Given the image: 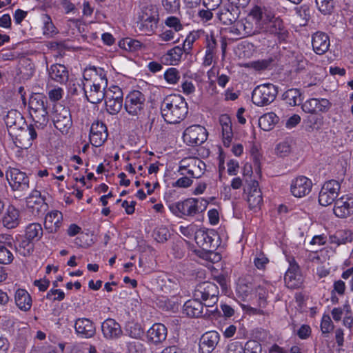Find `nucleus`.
Wrapping results in <instances>:
<instances>
[{"instance_id": "864d4df0", "label": "nucleus", "mask_w": 353, "mask_h": 353, "mask_svg": "<svg viewBox=\"0 0 353 353\" xmlns=\"http://www.w3.org/2000/svg\"><path fill=\"white\" fill-rule=\"evenodd\" d=\"M158 21L154 19L148 21H140L139 29L146 34H152L157 27Z\"/></svg>"}, {"instance_id": "ea45409f", "label": "nucleus", "mask_w": 353, "mask_h": 353, "mask_svg": "<svg viewBox=\"0 0 353 353\" xmlns=\"http://www.w3.org/2000/svg\"><path fill=\"white\" fill-rule=\"evenodd\" d=\"M125 332L129 337L135 339H141L145 334L143 327L137 322H128L125 325Z\"/></svg>"}, {"instance_id": "9d476101", "label": "nucleus", "mask_w": 353, "mask_h": 353, "mask_svg": "<svg viewBox=\"0 0 353 353\" xmlns=\"http://www.w3.org/2000/svg\"><path fill=\"white\" fill-rule=\"evenodd\" d=\"M205 169V163L202 160L196 157H188L180 161L178 172L181 175H188L194 179L200 177Z\"/></svg>"}, {"instance_id": "0eeeda50", "label": "nucleus", "mask_w": 353, "mask_h": 353, "mask_svg": "<svg viewBox=\"0 0 353 353\" xmlns=\"http://www.w3.org/2000/svg\"><path fill=\"white\" fill-rule=\"evenodd\" d=\"M68 138L64 134H41L40 146L50 154H59L68 147Z\"/></svg>"}, {"instance_id": "13d9d810", "label": "nucleus", "mask_w": 353, "mask_h": 353, "mask_svg": "<svg viewBox=\"0 0 353 353\" xmlns=\"http://www.w3.org/2000/svg\"><path fill=\"white\" fill-rule=\"evenodd\" d=\"M230 32L241 37H246V31L243 27V19L234 20L231 27L230 28Z\"/></svg>"}, {"instance_id": "f704fd0d", "label": "nucleus", "mask_w": 353, "mask_h": 353, "mask_svg": "<svg viewBox=\"0 0 353 353\" xmlns=\"http://www.w3.org/2000/svg\"><path fill=\"white\" fill-rule=\"evenodd\" d=\"M184 48L175 46L169 50L162 57L161 61L164 64L175 65H177L183 54Z\"/></svg>"}, {"instance_id": "052dcab7", "label": "nucleus", "mask_w": 353, "mask_h": 353, "mask_svg": "<svg viewBox=\"0 0 353 353\" xmlns=\"http://www.w3.org/2000/svg\"><path fill=\"white\" fill-rule=\"evenodd\" d=\"M276 155L280 157H287L291 151V145L288 141L278 143L275 148Z\"/></svg>"}, {"instance_id": "a18cd8bd", "label": "nucleus", "mask_w": 353, "mask_h": 353, "mask_svg": "<svg viewBox=\"0 0 353 353\" xmlns=\"http://www.w3.org/2000/svg\"><path fill=\"white\" fill-rule=\"evenodd\" d=\"M159 14L157 9L155 6H148L143 8L140 14H139V19L140 21H148L154 19V21L159 20Z\"/></svg>"}, {"instance_id": "f257e3e1", "label": "nucleus", "mask_w": 353, "mask_h": 353, "mask_svg": "<svg viewBox=\"0 0 353 353\" xmlns=\"http://www.w3.org/2000/svg\"><path fill=\"white\" fill-rule=\"evenodd\" d=\"M163 199L173 215L185 220H190L204 212L209 203L203 198L194 197L174 202L171 192H165Z\"/></svg>"}, {"instance_id": "20e7f679", "label": "nucleus", "mask_w": 353, "mask_h": 353, "mask_svg": "<svg viewBox=\"0 0 353 353\" xmlns=\"http://www.w3.org/2000/svg\"><path fill=\"white\" fill-rule=\"evenodd\" d=\"M48 196L45 190H32L26 198V210L28 214L34 218L43 216L49 208Z\"/></svg>"}, {"instance_id": "774afa93", "label": "nucleus", "mask_w": 353, "mask_h": 353, "mask_svg": "<svg viewBox=\"0 0 353 353\" xmlns=\"http://www.w3.org/2000/svg\"><path fill=\"white\" fill-rule=\"evenodd\" d=\"M219 123L222 128V132H232V121L228 114L220 116Z\"/></svg>"}, {"instance_id": "0e129e2a", "label": "nucleus", "mask_w": 353, "mask_h": 353, "mask_svg": "<svg viewBox=\"0 0 353 353\" xmlns=\"http://www.w3.org/2000/svg\"><path fill=\"white\" fill-rule=\"evenodd\" d=\"M243 343L238 341H230L226 348L227 353H244Z\"/></svg>"}, {"instance_id": "c9c22d12", "label": "nucleus", "mask_w": 353, "mask_h": 353, "mask_svg": "<svg viewBox=\"0 0 353 353\" xmlns=\"http://www.w3.org/2000/svg\"><path fill=\"white\" fill-rule=\"evenodd\" d=\"M10 135L12 136L17 148L28 149L32 146L33 141L37 138L38 134H16L15 136L10 134Z\"/></svg>"}, {"instance_id": "bb28decb", "label": "nucleus", "mask_w": 353, "mask_h": 353, "mask_svg": "<svg viewBox=\"0 0 353 353\" xmlns=\"http://www.w3.org/2000/svg\"><path fill=\"white\" fill-rule=\"evenodd\" d=\"M20 211L13 205H9L2 217V225L7 229H14L21 223Z\"/></svg>"}, {"instance_id": "423d86ee", "label": "nucleus", "mask_w": 353, "mask_h": 353, "mask_svg": "<svg viewBox=\"0 0 353 353\" xmlns=\"http://www.w3.org/2000/svg\"><path fill=\"white\" fill-rule=\"evenodd\" d=\"M219 287L213 282L204 281L196 285L193 296L199 299L205 307H213L219 301Z\"/></svg>"}, {"instance_id": "a878e982", "label": "nucleus", "mask_w": 353, "mask_h": 353, "mask_svg": "<svg viewBox=\"0 0 353 353\" xmlns=\"http://www.w3.org/2000/svg\"><path fill=\"white\" fill-rule=\"evenodd\" d=\"M167 335V327L161 323H154L146 332L148 341L154 345L163 342L166 339Z\"/></svg>"}, {"instance_id": "9b49d317", "label": "nucleus", "mask_w": 353, "mask_h": 353, "mask_svg": "<svg viewBox=\"0 0 353 353\" xmlns=\"http://www.w3.org/2000/svg\"><path fill=\"white\" fill-rule=\"evenodd\" d=\"M341 190L339 181L330 179L322 185L319 194V203L322 206H328L335 202Z\"/></svg>"}, {"instance_id": "8fccbe9b", "label": "nucleus", "mask_w": 353, "mask_h": 353, "mask_svg": "<svg viewBox=\"0 0 353 353\" xmlns=\"http://www.w3.org/2000/svg\"><path fill=\"white\" fill-rule=\"evenodd\" d=\"M204 34L203 31L198 30L191 32L186 37L183 42V48L185 52H189L192 48L193 43L201 37V34Z\"/></svg>"}, {"instance_id": "7c9ffc66", "label": "nucleus", "mask_w": 353, "mask_h": 353, "mask_svg": "<svg viewBox=\"0 0 353 353\" xmlns=\"http://www.w3.org/2000/svg\"><path fill=\"white\" fill-rule=\"evenodd\" d=\"M312 44L313 50L316 54H323L330 48L329 37L323 32H317L312 36Z\"/></svg>"}, {"instance_id": "b1692460", "label": "nucleus", "mask_w": 353, "mask_h": 353, "mask_svg": "<svg viewBox=\"0 0 353 353\" xmlns=\"http://www.w3.org/2000/svg\"><path fill=\"white\" fill-rule=\"evenodd\" d=\"M247 17L254 23L257 28H261L273 18V13L259 6H254Z\"/></svg>"}, {"instance_id": "3c124183", "label": "nucleus", "mask_w": 353, "mask_h": 353, "mask_svg": "<svg viewBox=\"0 0 353 353\" xmlns=\"http://www.w3.org/2000/svg\"><path fill=\"white\" fill-rule=\"evenodd\" d=\"M219 21L225 25H232L235 20L234 16L227 8H221L217 13Z\"/></svg>"}, {"instance_id": "09e8293b", "label": "nucleus", "mask_w": 353, "mask_h": 353, "mask_svg": "<svg viewBox=\"0 0 353 353\" xmlns=\"http://www.w3.org/2000/svg\"><path fill=\"white\" fill-rule=\"evenodd\" d=\"M140 128H138V130L144 131V132H151V131H159L158 123L159 120H155L154 119H145L144 120H140Z\"/></svg>"}, {"instance_id": "e2e57ef3", "label": "nucleus", "mask_w": 353, "mask_h": 353, "mask_svg": "<svg viewBox=\"0 0 353 353\" xmlns=\"http://www.w3.org/2000/svg\"><path fill=\"white\" fill-rule=\"evenodd\" d=\"M270 24V31L273 34H279L283 28V21L281 19L274 17L268 22Z\"/></svg>"}, {"instance_id": "338daca9", "label": "nucleus", "mask_w": 353, "mask_h": 353, "mask_svg": "<svg viewBox=\"0 0 353 353\" xmlns=\"http://www.w3.org/2000/svg\"><path fill=\"white\" fill-rule=\"evenodd\" d=\"M165 24L174 29V32H177L183 29V25L180 20L176 17H168L165 20Z\"/></svg>"}, {"instance_id": "4d7b16f0", "label": "nucleus", "mask_w": 353, "mask_h": 353, "mask_svg": "<svg viewBox=\"0 0 353 353\" xmlns=\"http://www.w3.org/2000/svg\"><path fill=\"white\" fill-rule=\"evenodd\" d=\"M316 4L319 10L323 14L331 13L334 8L332 0H316Z\"/></svg>"}, {"instance_id": "79ce46f5", "label": "nucleus", "mask_w": 353, "mask_h": 353, "mask_svg": "<svg viewBox=\"0 0 353 353\" xmlns=\"http://www.w3.org/2000/svg\"><path fill=\"white\" fill-rule=\"evenodd\" d=\"M41 20L43 23L42 30L44 36L47 37H52L57 34V29L54 26L49 15H43Z\"/></svg>"}, {"instance_id": "1a4fd4ad", "label": "nucleus", "mask_w": 353, "mask_h": 353, "mask_svg": "<svg viewBox=\"0 0 353 353\" xmlns=\"http://www.w3.org/2000/svg\"><path fill=\"white\" fill-rule=\"evenodd\" d=\"M288 268L284 275V282L288 288L297 289L301 287L304 278L300 265L294 256H288Z\"/></svg>"}, {"instance_id": "7ed1b4c3", "label": "nucleus", "mask_w": 353, "mask_h": 353, "mask_svg": "<svg viewBox=\"0 0 353 353\" xmlns=\"http://www.w3.org/2000/svg\"><path fill=\"white\" fill-rule=\"evenodd\" d=\"M188 104L180 94L165 97L161 104V113L167 123H176L183 120L188 114Z\"/></svg>"}, {"instance_id": "c03bdc74", "label": "nucleus", "mask_w": 353, "mask_h": 353, "mask_svg": "<svg viewBox=\"0 0 353 353\" xmlns=\"http://www.w3.org/2000/svg\"><path fill=\"white\" fill-rule=\"evenodd\" d=\"M119 46L129 52H137L141 49L142 43L138 40L125 38L120 41Z\"/></svg>"}, {"instance_id": "393cba45", "label": "nucleus", "mask_w": 353, "mask_h": 353, "mask_svg": "<svg viewBox=\"0 0 353 353\" xmlns=\"http://www.w3.org/2000/svg\"><path fill=\"white\" fill-rule=\"evenodd\" d=\"M63 214L57 210H51L46 214L44 227L49 233H57L63 225Z\"/></svg>"}, {"instance_id": "58836bf2", "label": "nucleus", "mask_w": 353, "mask_h": 353, "mask_svg": "<svg viewBox=\"0 0 353 353\" xmlns=\"http://www.w3.org/2000/svg\"><path fill=\"white\" fill-rule=\"evenodd\" d=\"M279 117L274 112H268L261 116L259 119V125L263 131L272 130L279 122Z\"/></svg>"}, {"instance_id": "de8ad7c7", "label": "nucleus", "mask_w": 353, "mask_h": 353, "mask_svg": "<svg viewBox=\"0 0 353 353\" xmlns=\"http://www.w3.org/2000/svg\"><path fill=\"white\" fill-rule=\"evenodd\" d=\"M334 324L329 314H324L321 318L320 328L324 337H327L334 330Z\"/></svg>"}, {"instance_id": "4be33fe9", "label": "nucleus", "mask_w": 353, "mask_h": 353, "mask_svg": "<svg viewBox=\"0 0 353 353\" xmlns=\"http://www.w3.org/2000/svg\"><path fill=\"white\" fill-rule=\"evenodd\" d=\"M103 336L107 340L119 339L123 334L121 325L114 319L108 318L101 323Z\"/></svg>"}, {"instance_id": "69168bd1", "label": "nucleus", "mask_w": 353, "mask_h": 353, "mask_svg": "<svg viewBox=\"0 0 353 353\" xmlns=\"http://www.w3.org/2000/svg\"><path fill=\"white\" fill-rule=\"evenodd\" d=\"M128 351L129 353H145L146 348L144 345L139 341H131L127 343Z\"/></svg>"}, {"instance_id": "6e6d98bb", "label": "nucleus", "mask_w": 353, "mask_h": 353, "mask_svg": "<svg viewBox=\"0 0 353 353\" xmlns=\"http://www.w3.org/2000/svg\"><path fill=\"white\" fill-rule=\"evenodd\" d=\"M296 12L298 17H299L303 21V23H301V25H305L307 21L310 19L311 17V11L310 6L303 4L296 8Z\"/></svg>"}, {"instance_id": "603ef678", "label": "nucleus", "mask_w": 353, "mask_h": 353, "mask_svg": "<svg viewBox=\"0 0 353 353\" xmlns=\"http://www.w3.org/2000/svg\"><path fill=\"white\" fill-rule=\"evenodd\" d=\"M179 230L184 236L191 239L196 236L199 228L196 225L191 223L186 226H179Z\"/></svg>"}, {"instance_id": "4c0bfd02", "label": "nucleus", "mask_w": 353, "mask_h": 353, "mask_svg": "<svg viewBox=\"0 0 353 353\" xmlns=\"http://www.w3.org/2000/svg\"><path fill=\"white\" fill-rule=\"evenodd\" d=\"M15 245L16 252L23 256H28L32 254L34 249V242L21 236Z\"/></svg>"}, {"instance_id": "6e6552de", "label": "nucleus", "mask_w": 353, "mask_h": 353, "mask_svg": "<svg viewBox=\"0 0 353 353\" xmlns=\"http://www.w3.org/2000/svg\"><path fill=\"white\" fill-rule=\"evenodd\" d=\"M276 94V88L273 84L264 83L254 89L252 101L257 106H265L274 101Z\"/></svg>"}, {"instance_id": "412c9836", "label": "nucleus", "mask_w": 353, "mask_h": 353, "mask_svg": "<svg viewBox=\"0 0 353 353\" xmlns=\"http://www.w3.org/2000/svg\"><path fill=\"white\" fill-rule=\"evenodd\" d=\"M74 328L77 335L82 339H90L96 334L94 322L85 317L78 318L74 321Z\"/></svg>"}, {"instance_id": "6ab92c4d", "label": "nucleus", "mask_w": 353, "mask_h": 353, "mask_svg": "<svg viewBox=\"0 0 353 353\" xmlns=\"http://www.w3.org/2000/svg\"><path fill=\"white\" fill-rule=\"evenodd\" d=\"M312 185V180L308 177L298 176L291 181L290 192L294 196L301 198L311 192Z\"/></svg>"}, {"instance_id": "72a5a7b5", "label": "nucleus", "mask_w": 353, "mask_h": 353, "mask_svg": "<svg viewBox=\"0 0 353 353\" xmlns=\"http://www.w3.org/2000/svg\"><path fill=\"white\" fill-rule=\"evenodd\" d=\"M49 77L51 79L63 83L68 79V71L65 65L61 64H54L48 70Z\"/></svg>"}, {"instance_id": "e433bc0d", "label": "nucleus", "mask_w": 353, "mask_h": 353, "mask_svg": "<svg viewBox=\"0 0 353 353\" xmlns=\"http://www.w3.org/2000/svg\"><path fill=\"white\" fill-rule=\"evenodd\" d=\"M43 235V230L41 223H31L25 228L24 236L34 242L39 241Z\"/></svg>"}, {"instance_id": "dca6fc26", "label": "nucleus", "mask_w": 353, "mask_h": 353, "mask_svg": "<svg viewBox=\"0 0 353 353\" xmlns=\"http://www.w3.org/2000/svg\"><path fill=\"white\" fill-rule=\"evenodd\" d=\"M54 109L53 118L54 127L60 132H67L72 124L69 109L61 105H56Z\"/></svg>"}, {"instance_id": "ddd939ff", "label": "nucleus", "mask_w": 353, "mask_h": 353, "mask_svg": "<svg viewBox=\"0 0 353 353\" xmlns=\"http://www.w3.org/2000/svg\"><path fill=\"white\" fill-rule=\"evenodd\" d=\"M244 193L247 194L246 200L249 208L254 211L259 210L263 201L258 181L250 180L248 185H245Z\"/></svg>"}, {"instance_id": "473e14b6", "label": "nucleus", "mask_w": 353, "mask_h": 353, "mask_svg": "<svg viewBox=\"0 0 353 353\" xmlns=\"http://www.w3.org/2000/svg\"><path fill=\"white\" fill-rule=\"evenodd\" d=\"M109 122L108 125L103 121H94L90 126V132H108V130L116 131L118 130L119 121L117 117H112Z\"/></svg>"}, {"instance_id": "4468645a", "label": "nucleus", "mask_w": 353, "mask_h": 353, "mask_svg": "<svg viewBox=\"0 0 353 353\" xmlns=\"http://www.w3.org/2000/svg\"><path fill=\"white\" fill-rule=\"evenodd\" d=\"M6 178L14 191H25L29 188L28 176L18 168H10L6 172Z\"/></svg>"}, {"instance_id": "37998d69", "label": "nucleus", "mask_w": 353, "mask_h": 353, "mask_svg": "<svg viewBox=\"0 0 353 353\" xmlns=\"http://www.w3.org/2000/svg\"><path fill=\"white\" fill-rule=\"evenodd\" d=\"M283 99L292 106L297 105L302 101L301 94L298 89H289L283 95Z\"/></svg>"}, {"instance_id": "2f4dec72", "label": "nucleus", "mask_w": 353, "mask_h": 353, "mask_svg": "<svg viewBox=\"0 0 353 353\" xmlns=\"http://www.w3.org/2000/svg\"><path fill=\"white\" fill-rule=\"evenodd\" d=\"M353 241V231L351 230H339L332 235L329 236L330 244L339 246Z\"/></svg>"}, {"instance_id": "39448f33", "label": "nucleus", "mask_w": 353, "mask_h": 353, "mask_svg": "<svg viewBox=\"0 0 353 353\" xmlns=\"http://www.w3.org/2000/svg\"><path fill=\"white\" fill-rule=\"evenodd\" d=\"M46 103V97L41 94H33L29 99L30 114L38 130L40 125L46 124L48 120Z\"/></svg>"}, {"instance_id": "a19ab883", "label": "nucleus", "mask_w": 353, "mask_h": 353, "mask_svg": "<svg viewBox=\"0 0 353 353\" xmlns=\"http://www.w3.org/2000/svg\"><path fill=\"white\" fill-rule=\"evenodd\" d=\"M209 134H182V139L188 145L194 147L201 145L208 137Z\"/></svg>"}, {"instance_id": "f03ea898", "label": "nucleus", "mask_w": 353, "mask_h": 353, "mask_svg": "<svg viewBox=\"0 0 353 353\" xmlns=\"http://www.w3.org/2000/svg\"><path fill=\"white\" fill-rule=\"evenodd\" d=\"M83 90L87 100L92 103H100L106 95L105 87L108 85L106 73L101 68L85 69L83 74Z\"/></svg>"}, {"instance_id": "5fc2aeb1", "label": "nucleus", "mask_w": 353, "mask_h": 353, "mask_svg": "<svg viewBox=\"0 0 353 353\" xmlns=\"http://www.w3.org/2000/svg\"><path fill=\"white\" fill-rule=\"evenodd\" d=\"M164 78L167 83L176 84L180 79L179 72L175 68H170L165 72Z\"/></svg>"}, {"instance_id": "680f3d73", "label": "nucleus", "mask_w": 353, "mask_h": 353, "mask_svg": "<svg viewBox=\"0 0 353 353\" xmlns=\"http://www.w3.org/2000/svg\"><path fill=\"white\" fill-rule=\"evenodd\" d=\"M243 348L244 353H261L262 350L261 344L254 340L247 341L243 344Z\"/></svg>"}, {"instance_id": "cd10ccee", "label": "nucleus", "mask_w": 353, "mask_h": 353, "mask_svg": "<svg viewBox=\"0 0 353 353\" xmlns=\"http://www.w3.org/2000/svg\"><path fill=\"white\" fill-rule=\"evenodd\" d=\"M204 304L196 297L189 299L185 302L183 307V313L189 317L198 318L202 316Z\"/></svg>"}, {"instance_id": "f8f14e48", "label": "nucleus", "mask_w": 353, "mask_h": 353, "mask_svg": "<svg viewBox=\"0 0 353 353\" xmlns=\"http://www.w3.org/2000/svg\"><path fill=\"white\" fill-rule=\"evenodd\" d=\"M123 91L117 85H111L106 90V95L104 97L105 109L112 114H117L123 106Z\"/></svg>"}, {"instance_id": "2eb2a0df", "label": "nucleus", "mask_w": 353, "mask_h": 353, "mask_svg": "<svg viewBox=\"0 0 353 353\" xmlns=\"http://www.w3.org/2000/svg\"><path fill=\"white\" fill-rule=\"evenodd\" d=\"M217 237V233L214 230L199 228L194 240L197 245L203 250L212 251L217 248V243L215 242Z\"/></svg>"}, {"instance_id": "aec40b11", "label": "nucleus", "mask_w": 353, "mask_h": 353, "mask_svg": "<svg viewBox=\"0 0 353 353\" xmlns=\"http://www.w3.org/2000/svg\"><path fill=\"white\" fill-rule=\"evenodd\" d=\"M220 334L217 331L211 330L203 334L199 339V353H212L220 341Z\"/></svg>"}, {"instance_id": "c85d7f7f", "label": "nucleus", "mask_w": 353, "mask_h": 353, "mask_svg": "<svg viewBox=\"0 0 353 353\" xmlns=\"http://www.w3.org/2000/svg\"><path fill=\"white\" fill-rule=\"evenodd\" d=\"M14 298L17 307L21 311L26 312L30 310L32 305V299L26 289H17Z\"/></svg>"}, {"instance_id": "bf43d9fd", "label": "nucleus", "mask_w": 353, "mask_h": 353, "mask_svg": "<svg viewBox=\"0 0 353 353\" xmlns=\"http://www.w3.org/2000/svg\"><path fill=\"white\" fill-rule=\"evenodd\" d=\"M109 134H89L90 143L92 146L98 148L103 145Z\"/></svg>"}, {"instance_id": "c756f323", "label": "nucleus", "mask_w": 353, "mask_h": 353, "mask_svg": "<svg viewBox=\"0 0 353 353\" xmlns=\"http://www.w3.org/2000/svg\"><path fill=\"white\" fill-rule=\"evenodd\" d=\"M1 238L4 239L6 245H0V264H10L14 259V256L10 249H12L13 238L10 234H2Z\"/></svg>"}, {"instance_id": "5701e85b", "label": "nucleus", "mask_w": 353, "mask_h": 353, "mask_svg": "<svg viewBox=\"0 0 353 353\" xmlns=\"http://www.w3.org/2000/svg\"><path fill=\"white\" fill-rule=\"evenodd\" d=\"M330 106V102L326 99L312 98L303 103L302 110L306 113L318 114L327 112Z\"/></svg>"}, {"instance_id": "49530a36", "label": "nucleus", "mask_w": 353, "mask_h": 353, "mask_svg": "<svg viewBox=\"0 0 353 353\" xmlns=\"http://www.w3.org/2000/svg\"><path fill=\"white\" fill-rule=\"evenodd\" d=\"M53 288H51L46 294L45 298L50 301H61L65 297V292L61 289H55L57 287V281L53 283Z\"/></svg>"}, {"instance_id": "f3484780", "label": "nucleus", "mask_w": 353, "mask_h": 353, "mask_svg": "<svg viewBox=\"0 0 353 353\" xmlns=\"http://www.w3.org/2000/svg\"><path fill=\"white\" fill-rule=\"evenodd\" d=\"M333 212L341 219H345L353 214V194H345L337 199L334 204Z\"/></svg>"}, {"instance_id": "a211bd4d", "label": "nucleus", "mask_w": 353, "mask_h": 353, "mask_svg": "<svg viewBox=\"0 0 353 353\" xmlns=\"http://www.w3.org/2000/svg\"><path fill=\"white\" fill-rule=\"evenodd\" d=\"M144 101L143 94L138 90H133L126 96L124 108L129 114L137 115L143 109Z\"/></svg>"}]
</instances>
